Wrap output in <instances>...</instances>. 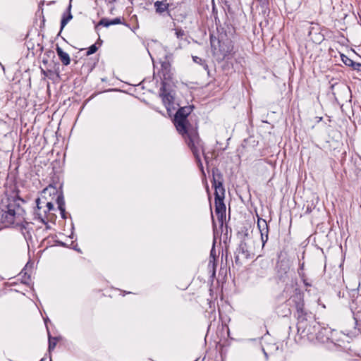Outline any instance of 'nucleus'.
Here are the masks:
<instances>
[{"label":"nucleus","instance_id":"f257e3e1","mask_svg":"<svg viewBox=\"0 0 361 361\" xmlns=\"http://www.w3.org/2000/svg\"><path fill=\"white\" fill-rule=\"evenodd\" d=\"M20 198L7 197L0 204V224L5 228L20 226L25 221V211Z\"/></svg>","mask_w":361,"mask_h":361},{"label":"nucleus","instance_id":"f03ea898","mask_svg":"<svg viewBox=\"0 0 361 361\" xmlns=\"http://www.w3.org/2000/svg\"><path fill=\"white\" fill-rule=\"evenodd\" d=\"M212 185L214 187L215 213L220 226H222L226 219V208L224 202L225 189L223 185V175L221 171L214 168L212 169Z\"/></svg>","mask_w":361,"mask_h":361},{"label":"nucleus","instance_id":"7ed1b4c3","mask_svg":"<svg viewBox=\"0 0 361 361\" xmlns=\"http://www.w3.org/2000/svg\"><path fill=\"white\" fill-rule=\"evenodd\" d=\"M293 301L295 302L296 309V317L298 319L297 327L298 331L302 334H312V326L307 324V320L311 318V313L305 310L304 301L301 295H296L293 297Z\"/></svg>","mask_w":361,"mask_h":361},{"label":"nucleus","instance_id":"20e7f679","mask_svg":"<svg viewBox=\"0 0 361 361\" xmlns=\"http://www.w3.org/2000/svg\"><path fill=\"white\" fill-rule=\"evenodd\" d=\"M191 149L196 162L200 169V170L204 172L203 165L200 158L201 152L204 154V144L202 140L200 138L199 135L196 130L195 129H188L187 133H184V135H182Z\"/></svg>","mask_w":361,"mask_h":361},{"label":"nucleus","instance_id":"39448f33","mask_svg":"<svg viewBox=\"0 0 361 361\" xmlns=\"http://www.w3.org/2000/svg\"><path fill=\"white\" fill-rule=\"evenodd\" d=\"M193 106H185L179 108L174 116V124L181 135H184V133H187V130L189 129L190 125L188 123L187 117L192 111Z\"/></svg>","mask_w":361,"mask_h":361},{"label":"nucleus","instance_id":"423d86ee","mask_svg":"<svg viewBox=\"0 0 361 361\" xmlns=\"http://www.w3.org/2000/svg\"><path fill=\"white\" fill-rule=\"evenodd\" d=\"M159 91V96L161 97L163 104L167 111H171V109H174V97L170 92L166 91V85L164 81L161 82V87Z\"/></svg>","mask_w":361,"mask_h":361},{"label":"nucleus","instance_id":"0eeeda50","mask_svg":"<svg viewBox=\"0 0 361 361\" xmlns=\"http://www.w3.org/2000/svg\"><path fill=\"white\" fill-rule=\"evenodd\" d=\"M47 192H49V194H56V203L58 204V208L60 210V213L61 215V217L63 219H66V210H65V201L64 197L62 192H58V190L56 189V188L49 186V188H47L44 190V192L46 193Z\"/></svg>","mask_w":361,"mask_h":361},{"label":"nucleus","instance_id":"6e6552de","mask_svg":"<svg viewBox=\"0 0 361 361\" xmlns=\"http://www.w3.org/2000/svg\"><path fill=\"white\" fill-rule=\"evenodd\" d=\"M248 233L244 234L243 238L241 240L240 243L237 249V252L241 254L245 258L247 259L253 255L252 250L250 249L248 243L250 240Z\"/></svg>","mask_w":361,"mask_h":361},{"label":"nucleus","instance_id":"1a4fd4ad","mask_svg":"<svg viewBox=\"0 0 361 361\" xmlns=\"http://www.w3.org/2000/svg\"><path fill=\"white\" fill-rule=\"evenodd\" d=\"M161 82L164 81L166 83L168 80L172 78L173 73L171 72V65L168 60H164L161 63V69L159 71Z\"/></svg>","mask_w":361,"mask_h":361},{"label":"nucleus","instance_id":"9d476101","mask_svg":"<svg viewBox=\"0 0 361 361\" xmlns=\"http://www.w3.org/2000/svg\"><path fill=\"white\" fill-rule=\"evenodd\" d=\"M320 326L318 325L317 326H312V331L314 333L312 334H315L317 338L318 339L322 340L323 342L326 340L330 339V337L331 336V329L329 328H322L320 330Z\"/></svg>","mask_w":361,"mask_h":361},{"label":"nucleus","instance_id":"9b49d317","mask_svg":"<svg viewBox=\"0 0 361 361\" xmlns=\"http://www.w3.org/2000/svg\"><path fill=\"white\" fill-rule=\"evenodd\" d=\"M154 6L157 13L161 15L164 12H167L168 15L170 16L169 11L170 5L166 1H157L154 2Z\"/></svg>","mask_w":361,"mask_h":361},{"label":"nucleus","instance_id":"f8f14e48","mask_svg":"<svg viewBox=\"0 0 361 361\" xmlns=\"http://www.w3.org/2000/svg\"><path fill=\"white\" fill-rule=\"evenodd\" d=\"M121 23H122V21L120 18H116L112 20H109L108 18H103L97 23V25H96V28L100 25L108 27L110 25H118V24H121Z\"/></svg>","mask_w":361,"mask_h":361},{"label":"nucleus","instance_id":"ddd939ff","mask_svg":"<svg viewBox=\"0 0 361 361\" xmlns=\"http://www.w3.org/2000/svg\"><path fill=\"white\" fill-rule=\"evenodd\" d=\"M56 51L59 58L62 62L63 65L68 66L71 63V59L68 53L63 51V49L59 47L56 46Z\"/></svg>","mask_w":361,"mask_h":361},{"label":"nucleus","instance_id":"4468645a","mask_svg":"<svg viewBox=\"0 0 361 361\" xmlns=\"http://www.w3.org/2000/svg\"><path fill=\"white\" fill-rule=\"evenodd\" d=\"M71 4H70L68 6L67 11L68 14L64 13L63 15L61 21V31L64 28V27L67 25V23L73 18V16L71 13Z\"/></svg>","mask_w":361,"mask_h":361},{"label":"nucleus","instance_id":"2eb2a0df","mask_svg":"<svg viewBox=\"0 0 361 361\" xmlns=\"http://www.w3.org/2000/svg\"><path fill=\"white\" fill-rule=\"evenodd\" d=\"M257 227L259 230V232L262 231L269 230V227L266 220L262 218H259L257 220Z\"/></svg>","mask_w":361,"mask_h":361},{"label":"nucleus","instance_id":"dca6fc26","mask_svg":"<svg viewBox=\"0 0 361 361\" xmlns=\"http://www.w3.org/2000/svg\"><path fill=\"white\" fill-rule=\"evenodd\" d=\"M341 61H343V63L345 66H348L350 67H351L354 63V61L351 59L348 58L347 56H345L343 54H341Z\"/></svg>","mask_w":361,"mask_h":361},{"label":"nucleus","instance_id":"f3484780","mask_svg":"<svg viewBox=\"0 0 361 361\" xmlns=\"http://www.w3.org/2000/svg\"><path fill=\"white\" fill-rule=\"evenodd\" d=\"M56 345V338L49 335V351L53 350Z\"/></svg>","mask_w":361,"mask_h":361},{"label":"nucleus","instance_id":"a211bd4d","mask_svg":"<svg viewBox=\"0 0 361 361\" xmlns=\"http://www.w3.org/2000/svg\"><path fill=\"white\" fill-rule=\"evenodd\" d=\"M268 233H269V230L260 231L262 246H264L265 243L268 240Z\"/></svg>","mask_w":361,"mask_h":361},{"label":"nucleus","instance_id":"6ab92c4d","mask_svg":"<svg viewBox=\"0 0 361 361\" xmlns=\"http://www.w3.org/2000/svg\"><path fill=\"white\" fill-rule=\"evenodd\" d=\"M192 60L195 63L200 64L204 66V69L207 68V65L205 63V61L198 56H192Z\"/></svg>","mask_w":361,"mask_h":361},{"label":"nucleus","instance_id":"aec40b11","mask_svg":"<svg viewBox=\"0 0 361 361\" xmlns=\"http://www.w3.org/2000/svg\"><path fill=\"white\" fill-rule=\"evenodd\" d=\"M98 48L96 46V44L91 45L87 51V56H90L94 53H95L97 51Z\"/></svg>","mask_w":361,"mask_h":361},{"label":"nucleus","instance_id":"412c9836","mask_svg":"<svg viewBox=\"0 0 361 361\" xmlns=\"http://www.w3.org/2000/svg\"><path fill=\"white\" fill-rule=\"evenodd\" d=\"M351 68L353 70L357 71V72L361 73V63H357V62L354 61V63H353V66H351Z\"/></svg>","mask_w":361,"mask_h":361},{"label":"nucleus","instance_id":"4be33fe9","mask_svg":"<svg viewBox=\"0 0 361 361\" xmlns=\"http://www.w3.org/2000/svg\"><path fill=\"white\" fill-rule=\"evenodd\" d=\"M37 219L44 224L47 225V221H46V217L43 216L40 214H37Z\"/></svg>","mask_w":361,"mask_h":361},{"label":"nucleus","instance_id":"5701e85b","mask_svg":"<svg viewBox=\"0 0 361 361\" xmlns=\"http://www.w3.org/2000/svg\"><path fill=\"white\" fill-rule=\"evenodd\" d=\"M175 34L178 38L181 37L185 35L184 31L182 30H177Z\"/></svg>","mask_w":361,"mask_h":361},{"label":"nucleus","instance_id":"b1692460","mask_svg":"<svg viewBox=\"0 0 361 361\" xmlns=\"http://www.w3.org/2000/svg\"><path fill=\"white\" fill-rule=\"evenodd\" d=\"M47 209H48L49 212L52 210V209H54V204H53V203L51 202H47Z\"/></svg>","mask_w":361,"mask_h":361},{"label":"nucleus","instance_id":"393cba45","mask_svg":"<svg viewBox=\"0 0 361 361\" xmlns=\"http://www.w3.org/2000/svg\"><path fill=\"white\" fill-rule=\"evenodd\" d=\"M302 281H303V283H304V285L307 287H310L312 286V284L310 283L306 279L304 278V276H302Z\"/></svg>","mask_w":361,"mask_h":361},{"label":"nucleus","instance_id":"a878e982","mask_svg":"<svg viewBox=\"0 0 361 361\" xmlns=\"http://www.w3.org/2000/svg\"><path fill=\"white\" fill-rule=\"evenodd\" d=\"M30 276H27V277H26V273L25 274V276H23V281L24 283H28V281L30 280Z\"/></svg>","mask_w":361,"mask_h":361},{"label":"nucleus","instance_id":"bb28decb","mask_svg":"<svg viewBox=\"0 0 361 361\" xmlns=\"http://www.w3.org/2000/svg\"><path fill=\"white\" fill-rule=\"evenodd\" d=\"M51 71L50 70L44 71V70L42 69V73L45 76H47L48 75V73H51Z\"/></svg>","mask_w":361,"mask_h":361},{"label":"nucleus","instance_id":"cd10ccee","mask_svg":"<svg viewBox=\"0 0 361 361\" xmlns=\"http://www.w3.org/2000/svg\"><path fill=\"white\" fill-rule=\"evenodd\" d=\"M39 203H40V199H39V198H37V199L36 200V204H37V209H40V208H41V207H39Z\"/></svg>","mask_w":361,"mask_h":361},{"label":"nucleus","instance_id":"c85d7f7f","mask_svg":"<svg viewBox=\"0 0 361 361\" xmlns=\"http://www.w3.org/2000/svg\"><path fill=\"white\" fill-rule=\"evenodd\" d=\"M239 255H240V254H238V255L235 257V263H238V260H239Z\"/></svg>","mask_w":361,"mask_h":361},{"label":"nucleus","instance_id":"c756f323","mask_svg":"<svg viewBox=\"0 0 361 361\" xmlns=\"http://www.w3.org/2000/svg\"><path fill=\"white\" fill-rule=\"evenodd\" d=\"M44 1H40V3H39V6H43V5H44Z\"/></svg>","mask_w":361,"mask_h":361},{"label":"nucleus","instance_id":"7c9ffc66","mask_svg":"<svg viewBox=\"0 0 361 361\" xmlns=\"http://www.w3.org/2000/svg\"><path fill=\"white\" fill-rule=\"evenodd\" d=\"M110 3L116 2L117 0H109Z\"/></svg>","mask_w":361,"mask_h":361},{"label":"nucleus","instance_id":"2f4dec72","mask_svg":"<svg viewBox=\"0 0 361 361\" xmlns=\"http://www.w3.org/2000/svg\"><path fill=\"white\" fill-rule=\"evenodd\" d=\"M212 222H213V226H214V227H215V226H216V224H215V222H214V219L212 220Z\"/></svg>","mask_w":361,"mask_h":361},{"label":"nucleus","instance_id":"473e14b6","mask_svg":"<svg viewBox=\"0 0 361 361\" xmlns=\"http://www.w3.org/2000/svg\"><path fill=\"white\" fill-rule=\"evenodd\" d=\"M204 159L206 160V161H207V156H204Z\"/></svg>","mask_w":361,"mask_h":361}]
</instances>
